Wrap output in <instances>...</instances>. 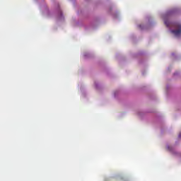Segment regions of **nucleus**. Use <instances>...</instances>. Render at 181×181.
I'll use <instances>...</instances> for the list:
<instances>
[{
    "label": "nucleus",
    "mask_w": 181,
    "mask_h": 181,
    "mask_svg": "<svg viewBox=\"0 0 181 181\" xmlns=\"http://www.w3.org/2000/svg\"><path fill=\"white\" fill-rule=\"evenodd\" d=\"M177 30H173L171 32L176 36L177 37H179V36H181V24L177 25Z\"/></svg>",
    "instance_id": "nucleus-1"
},
{
    "label": "nucleus",
    "mask_w": 181,
    "mask_h": 181,
    "mask_svg": "<svg viewBox=\"0 0 181 181\" xmlns=\"http://www.w3.org/2000/svg\"><path fill=\"white\" fill-rule=\"evenodd\" d=\"M164 23H165V25L168 27V28H169V26H170V23H169V21H164Z\"/></svg>",
    "instance_id": "nucleus-2"
},
{
    "label": "nucleus",
    "mask_w": 181,
    "mask_h": 181,
    "mask_svg": "<svg viewBox=\"0 0 181 181\" xmlns=\"http://www.w3.org/2000/svg\"><path fill=\"white\" fill-rule=\"evenodd\" d=\"M179 138H181V133H180L179 134Z\"/></svg>",
    "instance_id": "nucleus-3"
}]
</instances>
